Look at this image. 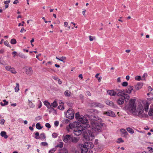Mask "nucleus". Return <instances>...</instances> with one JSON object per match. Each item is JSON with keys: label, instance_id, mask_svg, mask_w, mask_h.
<instances>
[{"label": "nucleus", "instance_id": "f257e3e1", "mask_svg": "<svg viewBox=\"0 0 153 153\" xmlns=\"http://www.w3.org/2000/svg\"><path fill=\"white\" fill-rule=\"evenodd\" d=\"M135 100L131 99H130L129 104L125 107V109L127 112L134 113L136 109V105L135 104Z\"/></svg>", "mask_w": 153, "mask_h": 153}, {"label": "nucleus", "instance_id": "f03ea898", "mask_svg": "<svg viewBox=\"0 0 153 153\" xmlns=\"http://www.w3.org/2000/svg\"><path fill=\"white\" fill-rule=\"evenodd\" d=\"M91 124L92 129L96 132H100L102 130V127L103 123L96 121H91Z\"/></svg>", "mask_w": 153, "mask_h": 153}, {"label": "nucleus", "instance_id": "7ed1b4c3", "mask_svg": "<svg viewBox=\"0 0 153 153\" xmlns=\"http://www.w3.org/2000/svg\"><path fill=\"white\" fill-rule=\"evenodd\" d=\"M75 118L82 124H88V120L82 116H80L79 112L76 113Z\"/></svg>", "mask_w": 153, "mask_h": 153}, {"label": "nucleus", "instance_id": "20e7f679", "mask_svg": "<svg viewBox=\"0 0 153 153\" xmlns=\"http://www.w3.org/2000/svg\"><path fill=\"white\" fill-rule=\"evenodd\" d=\"M67 118L69 119H73L74 116V110L72 108H69L66 114Z\"/></svg>", "mask_w": 153, "mask_h": 153}, {"label": "nucleus", "instance_id": "39448f33", "mask_svg": "<svg viewBox=\"0 0 153 153\" xmlns=\"http://www.w3.org/2000/svg\"><path fill=\"white\" fill-rule=\"evenodd\" d=\"M75 125L74 126V128L76 129L81 128H89L90 126L87 123L81 124L79 122H75Z\"/></svg>", "mask_w": 153, "mask_h": 153}, {"label": "nucleus", "instance_id": "423d86ee", "mask_svg": "<svg viewBox=\"0 0 153 153\" xmlns=\"http://www.w3.org/2000/svg\"><path fill=\"white\" fill-rule=\"evenodd\" d=\"M87 136H86L85 135H84L85 137L87 140H89L93 139L94 137V135L93 133L91 131L88 130V132L87 133Z\"/></svg>", "mask_w": 153, "mask_h": 153}, {"label": "nucleus", "instance_id": "0eeeda50", "mask_svg": "<svg viewBox=\"0 0 153 153\" xmlns=\"http://www.w3.org/2000/svg\"><path fill=\"white\" fill-rule=\"evenodd\" d=\"M78 128L76 129V130H74V133L75 135L78 136L81 134L82 133V131L84 130L86 128Z\"/></svg>", "mask_w": 153, "mask_h": 153}, {"label": "nucleus", "instance_id": "6e6552de", "mask_svg": "<svg viewBox=\"0 0 153 153\" xmlns=\"http://www.w3.org/2000/svg\"><path fill=\"white\" fill-rule=\"evenodd\" d=\"M71 136L70 135L67 134L65 136H63L62 139L63 141L66 143H68L69 140L71 139Z\"/></svg>", "mask_w": 153, "mask_h": 153}, {"label": "nucleus", "instance_id": "1a4fd4ad", "mask_svg": "<svg viewBox=\"0 0 153 153\" xmlns=\"http://www.w3.org/2000/svg\"><path fill=\"white\" fill-rule=\"evenodd\" d=\"M25 71L27 75L30 76L33 73V71L32 68L30 67H27L25 70Z\"/></svg>", "mask_w": 153, "mask_h": 153}, {"label": "nucleus", "instance_id": "9d476101", "mask_svg": "<svg viewBox=\"0 0 153 153\" xmlns=\"http://www.w3.org/2000/svg\"><path fill=\"white\" fill-rule=\"evenodd\" d=\"M88 149H91L94 147V144L91 142H85L83 144Z\"/></svg>", "mask_w": 153, "mask_h": 153}, {"label": "nucleus", "instance_id": "9b49d317", "mask_svg": "<svg viewBox=\"0 0 153 153\" xmlns=\"http://www.w3.org/2000/svg\"><path fill=\"white\" fill-rule=\"evenodd\" d=\"M104 114L106 115L107 116H111L112 117H114L115 115L114 113L111 110H108L106 112H104Z\"/></svg>", "mask_w": 153, "mask_h": 153}, {"label": "nucleus", "instance_id": "f8f14e48", "mask_svg": "<svg viewBox=\"0 0 153 153\" xmlns=\"http://www.w3.org/2000/svg\"><path fill=\"white\" fill-rule=\"evenodd\" d=\"M79 146L81 148V150L82 153H87L88 149L84 145L80 144Z\"/></svg>", "mask_w": 153, "mask_h": 153}, {"label": "nucleus", "instance_id": "ddd939ff", "mask_svg": "<svg viewBox=\"0 0 153 153\" xmlns=\"http://www.w3.org/2000/svg\"><path fill=\"white\" fill-rule=\"evenodd\" d=\"M137 110L139 114H142L143 112L144 108L142 105L139 104L138 106Z\"/></svg>", "mask_w": 153, "mask_h": 153}, {"label": "nucleus", "instance_id": "4468645a", "mask_svg": "<svg viewBox=\"0 0 153 153\" xmlns=\"http://www.w3.org/2000/svg\"><path fill=\"white\" fill-rule=\"evenodd\" d=\"M133 87L131 85H128L127 87V88L126 89V93L128 94H131V93L133 89Z\"/></svg>", "mask_w": 153, "mask_h": 153}, {"label": "nucleus", "instance_id": "2eb2a0df", "mask_svg": "<svg viewBox=\"0 0 153 153\" xmlns=\"http://www.w3.org/2000/svg\"><path fill=\"white\" fill-rule=\"evenodd\" d=\"M106 103L107 105H109L110 106L114 108H116L117 107L116 105L114 104V103L112 102L109 100L106 101Z\"/></svg>", "mask_w": 153, "mask_h": 153}, {"label": "nucleus", "instance_id": "dca6fc26", "mask_svg": "<svg viewBox=\"0 0 153 153\" xmlns=\"http://www.w3.org/2000/svg\"><path fill=\"white\" fill-rule=\"evenodd\" d=\"M107 93L111 96H114L117 94V92L113 90H108L107 91Z\"/></svg>", "mask_w": 153, "mask_h": 153}, {"label": "nucleus", "instance_id": "f3484780", "mask_svg": "<svg viewBox=\"0 0 153 153\" xmlns=\"http://www.w3.org/2000/svg\"><path fill=\"white\" fill-rule=\"evenodd\" d=\"M143 86V83L141 82L138 83L135 86V89L137 90H139L141 89Z\"/></svg>", "mask_w": 153, "mask_h": 153}, {"label": "nucleus", "instance_id": "a211bd4d", "mask_svg": "<svg viewBox=\"0 0 153 153\" xmlns=\"http://www.w3.org/2000/svg\"><path fill=\"white\" fill-rule=\"evenodd\" d=\"M124 102V99L123 98L120 97L117 100V102L119 105H123Z\"/></svg>", "mask_w": 153, "mask_h": 153}, {"label": "nucleus", "instance_id": "6ab92c4d", "mask_svg": "<svg viewBox=\"0 0 153 153\" xmlns=\"http://www.w3.org/2000/svg\"><path fill=\"white\" fill-rule=\"evenodd\" d=\"M91 119L92 120L91 121L97 122L98 120H101L97 116H91Z\"/></svg>", "mask_w": 153, "mask_h": 153}, {"label": "nucleus", "instance_id": "aec40b11", "mask_svg": "<svg viewBox=\"0 0 153 153\" xmlns=\"http://www.w3.org/2000/svg\"><path fill=\"white\" fill-rule=\"evenodd\" d=\"M35 138L36 139H44L46 138L45 136L44 133H42L40 134L39 137H35Z\"/></svg>", "mask_w": 153, "mask_h": 153}, {"label": "nucleus", "instance_id": "412c9836", "mask_svg": "<svg viewBox=\"0 0 153 153\" xmlns=\"http://www.w3.org/2000/svg\"><path fill=\"white\" fill-rule=\"evenodd\" d=\"M124 95L123 96V98L124 99V100H125L126 102H128L130 98V96L128 94L125 93L124 94Z\"/></svg>", "mask_w": 153, "mask_h": 153}, {"label": "nucleus", "instance_id": "4be33fe9", "mask_svg": "<svg viewBox=\"0 0 153 153\" xmlns=\"http://www.w3.org/2000/svg\"><path fill=\"white\" fill-rule=\"evenodd\" d=\"M79 139L76 137H71V142L74 143H76L79 140Z\"/></svg>", "mask_w": 153, "mask_h": 153}, {"label": "nucleus", "instance_id": "5701e85b", "mask_svg": "<svg viewBox=\"0 0 153 153\" xmlns=\"http://www.w3.org/2000/svg\"><path fill=\"white\" fill-rule=\"evenodd\" d=\"M0 134L2 137H4L5 139H7L8 137L7 135H6V132L4 131H1V132Z\"/></svg>", "mask_w": 153, "mask_h": 153}, {"label": "nucleus", "instance_id": "b1692460", "mask_svg": "<svg viewBox=\"0 0 153 153\" xmlns=\"http://www.w3.org/2000/svg\"><path fill=\"white\" fill-rule=\"evenodd\" d=\"M64 94L66 97H70L71 95V93L69 91L66 90Z\"/></svg>", "mask_w": 153, "mask_h": 153}, {"label": "nucleus", "instance_id": "393cba45", "mask_svg": "<svg viewBox=\"0 0 153 153\" xmlns=\"http://www.w3.org/2000/svg\"><path fill=\"white\" fill-rule=\"evenodd\" d=\"M44 105L46 106L47 108H50L51 106L50 104L47 101H44Z\"/></svg>", "mask_w": 153, "mask_h": 153}, {"label": "nucleus", "instance_id": "a878e982", "mask_svg": "<svg viewBox=\"0 0 153 153\" xmlns=\"http://www.w3.org/2000/svg\"><path fill=\"white\" fill-rule=\"evenodd\" d=\"M148 114L150 116L153 115V105L152 107L150 108L149 111L148 113Z\"/></svg>", "mask_w": 153, "mask_h": 153}, {"label": "nucleus", "instance_id": "bb28decb", "mask_svg": "<svg viewBox=\"0 0 153 153\" xmlns=\"http://www.w3.org/2000/svg\"><path fill=\"white\" fill-rule=\"evenodd\" d=\"M126 130L130 133L133 134L134 133V131L130 127L126 128Z\"/></svg>", "mask_w": 153, "mask_h": 153}, {"label": "nucleus", "instance_id": "cd10ccee", "mask_svg": "<svg viewBox=\"0 0 153 153\" xmlns=\"http://www.w3.org/2000/svg\"><path fill=\"white\" fill-rule=\"evenodd\" d=\"M125 94V93L123 92L122 91H120L116 94L118 96H122V97H123Z\"/></svg>", "mask_w": 153, "mask_h": 153}, {"label": "nucleus", "instance_id": "c85d7f7f", "mask_svg": "<svg viewBox=\"0 0 153 153\" xmlns=\"http://www.w3.org/2000/svg\"><path fill=\"white\" fill-rule=\"evenodd\" d=\"M149 105V104L148 102H146L145 105L144 110L146 112H147L148 111Z\"/></svg>", "mask_w": 153, "mask_h": 153}, {"label": "nucleus", "instance_id": "c756f323", "mask_svg": "<svg viewBox=\"0 0 153 153\" xmlns=\"http://www.w3.org/2000/svg\"><path fill=\"white\" fill-rule=\"evenodd\" d=\"M16 86L15 88V91L16 92H18L19 91V84L18 83H16Z\"/></svg>", "mask_w": 153, "mask_h": 153}, {"label": "nucleus", "instance_id": "7c9ffc66", "mask_svg": "<svg viewBox=\"0 0 153 153\" xmlns=\"http://www.w3.org/2000/svg\"><path fill=\"white\" fill-rule=\"evenodd\" d=\"M75 125V122L73 123H71L69 125L70 128L73 129L74 128V126Z\"/></svg>", "mask_w": 153, "mask_h": 153}, {"label": "nucleus", "instance_id": "2f4dec72", "mask_svg": "<svg viewBox=\"0 0 153 153\" xmlns=\"http://www.w3.org/2000/svg\"><path fill=\"white\" fill-rule=\"evenodd\" d=\"M28 105L30 108H34L35 107V105L31 101L28 100Z\"/></svg>", "mask_w": 153, "mask_h": 153}, {"label": "nucleus", "instance_id": "473e14b6", "mask_svg": "<svg viewBox=\"0 0 153 153\" xmlns=\"http://www.w3.org/2000/svg\"><path fill=\"white\" fill-rule=\"evenodd\" d=\"M3 102H4V103H3L2 102H1L0 103V104L2 106H4L5 105H7L8 103V102H7L6 100H3Z\"/></svg>", "mask_w": 153, "mask_h": 153}, {"label": "nucleus", "instance_id": "72a5a7b5", "mask_svg": "<svg viewBox=\"0 0 153 153\" xmlns=\"http://www.w3.org/2000/svg\"><path fill=\"white\" fill-rule=\"evenodd\" d=\"M19 56L22 58H24V59H26L27 58V56H25L24 54H22V53H19Z\"/></svg>", "mask_w": 153, "mask_h": 153}, {"label": "nucleus", "instance_id": "f704fd0d", "mask_svg": "<svg viewBox=\"0 0 153 153\" xmlns=\"http://www.w3.org/2000/svg\"><path fill=\"white\" fill-rule=\"evenodd\" d=\"M9 71H10L13 74H15L16 73V71H15V68H13L11 67Z\"/></svg>", "mask_w": 153, "mask_h": 153}, {"label": "nucleus", "instance_id": "c9c22d12", "mask_svg": "<svg viewBox=\"0 0 153 153\" xmlns=\"http://www.w3.org/2000/svg\"><path fill=\"white\" fill-rule=\"evenodd\" d=\"M36 128H37L38 129H41L42 128V127L40 126V125L39 123H37L36 124Z\"/></svg>", "mask_w": 153, "mask_h": 153}, {"label": "nucleus", "instance_id": "e433bc0d", "mask_svg": "<svg viewBox=\"0 0 153 153\" xmlns=\"http://www.w3.org/2000/svg\"><path fill=\"white\" fill-rule=\"evenodd\" d=\"M57 105L58 104L56 101H54L53 103H52L51 105V106L55 108L56 107Z\"/></svg>", "mask_w": 153, "mask_h": 153}, {"label": "nucleus", "instance_id": "4c0bfd02", "mask_svg": "<svg viewBox=\"0 0 153 153\" xmlns=\"http://www.w3.org/2000/svg\"><path fill=\"white\" fill-rule=\"evenodd\" d=\"M66 59V57L65 56H62L59 58V60L62 62H65L64 61V60H65Z\"/></svg>", "mask_w": 153, "mask_h": 153}, {"label": "nucleus", "instance_id": "58836bf2", "mask_svg": "<svg viewBox=\"0 0 153 153\" xmlns=\"http://www.w3.org/2000/svg\"><path fill=\"white\" fill-rule=\"evenodd\" d=\"M10 43L12 44L13 45L16 44V39H12L10 41Z\"/></svg>", "mask_w": 153, "mask_h": 153}, {"label": "nucleus", "instance_id": "ea45409f", "mask_svg": "<svg viewBox=\"0 0 153 153\" xmlns=\"http://www.w3.org/2000/svg\"><path fill=\"white\" fill-rule=\"evenodd\" d=\"M63 143L62 142H61L59 144L57 145L56 147H59L60 148H62L63 146Z\"/></svg>", "mask_w": 153, "mask_h": 153}, {"label": "nucleus", "instance_id": "a19ab883", "mask_svg": "<svg viewBox=\"0 0 153 153\" xmlns=\"http://www.w3.org/2000/svg\"><path fill=\"white\" fill-rule=\"evenodd\" d=\"M97 107H98L100 108H102L104 107V106L102 104L97 102Z\"/></svg>", "mask_w": 153, "mask_h": 153}, {"label": "nucleus", "instance_id": "79ce46f5", "mask_svg": "<svg viewBox=\"0 0 153 153\" xmlns=\"http://www.w3.org/2000/svg\"><path fill=\"white\" fill-rule=\"evenodd\" d=\"M97 102H93L91 103V106L92 107H97Z\"/></svg>", "mask_w": 153, "mask_h": 153}, {"label": "nucleus", "instance_id": "37998d69", "mask_svg": "<svg viewBox=\"0 0 153 153\" xmlns=\"http://www.w3.org/2000/svg\"><path fill=\"white\" fill-rule=\"evenodd\" d=\"M4 45H5L6 46L8 47H9L10 48H11V47L10 46L9 43L8 41H4Z\"/></svg>", "mask_w": 153, "mask_h": 153}, {"label": "nucleus", "instance_id": "c03bdc74", "mask_svg": "<svg viewBox=\"0 0 153 153\" xmlns=\"http://www.w3.org/2000/svg\"><path fill=\"white\" fill-rule=\"evenodd\" d=\"M135 79L136 80L140 81L141 79V77L140 76H137L135 77Z\"/></svg>", "mask_w": 153, "mask_h": 153}, {"label": "nucleus", "instance_id": "a18cd8bd", "mask_svg": "<svg viewBox=\"0 0 153 153\" xmlns=\"http://www.w3.org/2000/svg\"><path fill=\"white\" fill-rule=\"evenodd\" d=\"M122 85L124 87H126L128 85V83L126 82H124L122 83Z\"/></svg>", "mask_w": 153, "mask_h": 153}, {"label": "nucleus", "instance_id": "49530a36", "mask_svg": "<svg viewBox=\"0 0 153 153\" xmlns=\"http://www.w3.org/2000/svg\"><path fill=\"white\" fill-rule=\"evenodd\" d=\"M124 142V141L123 140V139L122 138H120L118 139V141H117V143H120L121 142Z\"/></svg>", "mask_w": 153, "mask_h": 153}, {"label": "nucleus", "instance_id": "de8ad7c7", "mask_svg": "<svg viewBox=\"0 0 153 153\" xmlns=\"http://www.w3.org/2000/svg\"><path fill=\"white\" fill-rule=\"evenodd\" d=\"M58 108L59 109H60V110H62L63 109H64V107L63 105H59L58 106Z\"/></svg>", "mask_w": 153, "mask_h": 153}, {"label": "nucleus", "instance_id": "09e8293b", "mask_svg": "<svg viewBox=\"0 0 153 153\" xmlns=\"http://www.w3.org/2000/svg\"><path fill=\"white\" fill-rule=\"evenodd\" d=\"M147 148L149 150V151L150 152H153V148L150 147H148Z\"/></svg>", "mask_w": 153, "mask_h": 153}, {"label": "nucleus", "instance_id": "8fccbe9b", "mask_svg": "<svg viewBox=\"0 0 153 153\" xmlns=\"http://www.w3.org/2000/svg\"><path fill=\"white\" fill-rule=\"evenodd\" d=\"M11 68V66H7L5 67V68L7 71H9L10 69Z\"/></svg>", "mask_w": 153, "mask_h": 153}, {"label": "nucleus", "instance_id": "3c124183", "mask_svg": "<svg viewBox=\"0 0 153 153\" xmlns=\"http://www.w3.org/2000/svg\"><path fill=\"white\" fill-rule=\"evenodd\" d=\"M52 136L53 138H56L57 137V134L55 133H53L52 134Z\"/></svg>", "mask_w": 153, "mask_h": 153}, {"label": "nucleus", "instance_id": "603ef678", "mask_svg": "<svg viewBox=\"0 0 153 153\" xmlns=\"http://www.w3.org/2000/svg\"><path fill=\"white\" fill-rule=\"evenodd\" d=\"M82 10H83L82 12V14H83V15L85 17V16H86V15H85L86 10L85 9H83Z\"/></svg>", "mask_w": 153, "mask_h": 153}, {"label": "nucleus", "instance_id": "864d4df0", "mask_svg": "<svg viewBox=\"0 0 153 153\" xmlns=\"http://www.w3.org/2000/svg\"><path fill=\"white\" fill-rule=\"evenodd\" d=\"M41 144L43 146H46L48 145V144L46 142H43L41 143Z\"/></svg>", "mask_w": 153, "mask_h": 153}, {"label": "nucleus", "instance_id": "5fc2aeb1", "mask_svg": "<svg viewBox=\"0 0 153 153\" xmlns=\"http://www.w3.org/2000/svg\"><path fill=\"white\" fill-rule=\"evenodd\" d=\"M56 150L55 149H52L49 151V153H53Z\"/></svg>", "mask_w": 153, "mask_h": 153}, {"label": "nucleus", "instance_id": "6e6d98bb", "mask_svg": "<svg viewBox=\"0 0 153 153\" xmlns=\"http://www.w3.org/2000/svg\"><path fill=\"white\" fill-rule=\"evenodd\" d=\"M59 122L58 121H56L54 123V125L56 126H58Z\"/></svg>", "mask_w": 153, "mask_h": 153}, {"label": "nucleus", "instance_id": "4d7b16f0", "mask_svg": "<svg viewBox=\"0 0 153 153\" xmlns=\"http://www.w3.org/2000/svg\"><path fill=\"white\" fill-rule=\"evenodd\" d=\"M45 126L48 128H50L51 127L50 125L48 123H47L45 124Z\"/></svg>", "mask_w": 153, "mask_h": 153}, {"label": "nucleus", "instance_id": "13d9d810", "mask_svg": "<svg viewBox=\"0 0 153 153\" xmlns=\"http://www.w3.org/2000/svg\"><path fill=\"white\" fill-rule=\"evenodd\" d=\"M5 120L4 119H2L0 121V123L2 125H3L5 122Z\"/></svg>", "mask_w": 153, "mask_h": 153}, {"label": "nucleus", "instance_id": "bf43d9fd", "mask_svg": "<svg viewBox=\"0 0 153 153\" xmlns=\"http://www.w3.org/2000/svg\"><path fill=\"white\" fill-rule=\"evenodd\" d=\"M126 131V130L124 129H122L120 130L121 132L123 134H124V133Z\"/></svg>", "mask_w": 153, "mask_h": 153}, {"label": "nucleus", "instance_id": "052dcab7", "mask_svg": "<svg viewBox=\"0 0 153 153\" xmlns=\"http://www.w3.org/2000/svg\"><path fill=\"white\" fill-rule=\"evenodd\" d=\"M26 31V30H25L24 28V27H22V29H21V30H20V32L21 33H23V32H25Z\"/></svg>", "mask_w": 153, "mask_h": 153}, {"label": "nucleus", "instance_id": "680f3d73", "mask_svg": "<svg viewBox=\"0 0 153 153\" xmlns=\"http://www.w3.org/2000/svg\"><path fill=\"white\" fill-rule=\"evenodd\" d=\"M89 40L90 41H93V39L92 38V37L91 36H89Z\"/></svg>", "mask_w": 153, "mask_h": 153}, {"label": "nucleus", "instance_id": "e2e57ef3", "mask_svg": "<svg viewBox=\"0 0 153 153\" xmlns=\"http://www.w3.org/2000/svg\"><path fill=\"white\" fill-rule=\"evenodd\" d=\"M52 78L56 80H57L58 79H59L56 76H53L52 77Z\"/></svg>", "mask_w": 153, "mask_h": 153}, {"label": "nucleus", "instance_id": "0e129e2a", "mask_svg": "<svg viewBox=\"0 0 153 153\" xmlns=\"http://www.w3.org/2000/svg\"><path fill=\"white\" fill-rule=\"evenodd\" d=\"M10 1V0L6 1L4 2V3L7 4L9 3Z\"/></svg>", "mask_w": 153, "mask_h": 153}, {"label": "nucleus", "instance_id": "69168bd1", "mask_svg": "<svg viewBox=\"0 0 153 153\" xmlns=\"http://www.w3.org/2000/svg\"><path fill=\"white\" fill-rule=\"evenodd\" d=\"M58 81V83L60 85L62 84V82L60 80V79H58L57 80Z\"/></svg>", "mask_w": 153, "mask_h": 153}, {"label": "nucleus", "instance_id": "338daca9", "mask_svg": "<svg viewBox=\"0 0 153 153\" xmlns=\"http://www.w3.org/2000/svg\"><path fill=\"white\" fill-rule=\"evenodd\" d=\"M68 25V23L67 22H65L64 23V26L65 27H66Z\"/></svg>", "mask_w": 153, "mask_h": 153}, {"label": "nucleus", "instance_id": "774afa93", "mask_svg": "<svg viewBox=\"0 0 153 153\" xmlns=\"http://www.w3.org/2000/svg\"><path fill=\"white\" fill-rule=\"evenodd\" d=\"M130 77L128 75H127L126 76V79L127 80H128L129 79Z\"/></svg>", "mask_w": 153, "mask_h": 153}]
</instances>
